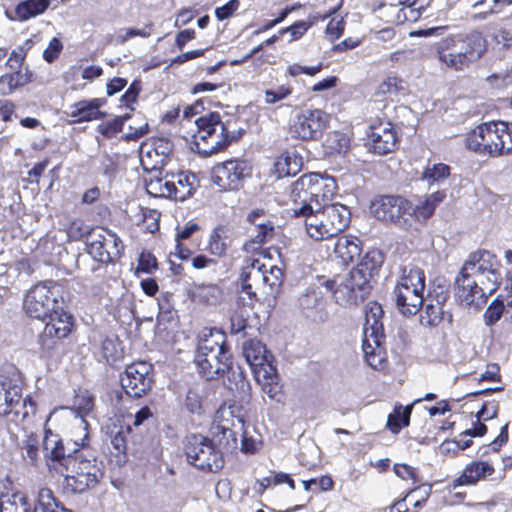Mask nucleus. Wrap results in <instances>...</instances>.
Instances as JSON below:
<instances>
[{
	"label": "nucleus",
	"instance_id": "ea45409f",
	"mask_svg": "<svg viewBox=\"0 0 512 512\" xmlns=\"http://www.w3.org/2000/svg\"><path fill=\"white\" fill-rule=\"evenodd\" d=\"M226 228L222 225L215 227L208 240V251L214 256H222L226 253L227 244L225 242Z\"/></svg>",
	"mask_w": 512,
	"mask_h": 512
},
{
	"label": "nucleus",
	"instance_id": "9b49d317",
	"mask_svg": "<svg viewBox=\"0 0 512 512\" xmlns=\"http://www.w3.org/2000/svg\"><path fill=\"white\" fill-rule=\"evenodd\" d=\"M184 451L189 464L206 472H218L224 466L223 452L214 441L201 434L186 437Z\"/></svg>",
	"mask_w": 512,
	"mask_h": 512
},
{
	"label": "nucleus",
	"instance_id": "6e6d98bb",
	"mask_svg": "<svg viewBox=\"0 0 512 512\" xmlns=\"http://www.w3.org/2000/svg\"><path fill=\"white\" fill-rule=\"evenodd\" d=\"M487 84L494 89H503L512 85V73L502 71L493 73L486 78Z\"/></svg>",
	"mask_w": 512,
	"mask_h": 512
},
{
	"label": "nucleus",
	"instance_id": "a878e982",
	"mask_svg": "<svg viewBox=\"0 0 512 512\" xmlns=\"http://www.w3.org/2000/svg\"><path fill=\"white\" fill-rule=\"evenodd\" d=\"M262 391L272 400L280 401L281 385L278 382L277 370L274 366H268L267 369L261 368L254 374Z\"/></svg>",
	"mask_w": 512,
	"mask_h": 512
},
{
	"label": "nucleus",
	"instance_id": "603ef678",
	"mask_svg": "<svg viewBox=\"0 0 512 512\" xmlns=\"http://www.w3.org/2000/svg\"><path fill=\"white\" fill-rule=\"evenodd\" d=\"M129 118L128 115L123 117H116L112 121L102 123L98 126V132L106 138H112L122 131L125 121Z\"/></svg>",
	"mask_w": 512,
	"mask_h": 512
},
{
	"label": "nucleus",
	"instance_id": "de8ad7c7",
	"mask_svg": "<svg viewBox=\"0 0 512 512\" xmlns=\"http://www.w3.org/2000/svg\"><path fill=\"white\" fill-rule=\"evenodd\" d=\"M23 458L31 465H36L39 459V440L34 434L28 435L21 443Z\"/></svg>",
	"mask_w": 512,
	"mask_h": 512
},
{
	"label": "nucleus",
	"instance_id": "8fccbe9b",
	"mask_svg": "<svg viewBox=\"0 0 512 512\" xmlns=\"http://www.w3.org/2000/svg\"><path fill=\"white\" fill-rule=\"evenodd\" d=\"M293 92L292 87L288 85H279L273 89H266L263 92V101L267 105H275L278 102L289 97Z\"/></svg>",
	"mask_w": 512,
	"mask_h": 512
},
{
	"label": "nucleus",
	"instance_id": "e433bc0d",
	"mask_svg": "<svg viewBox=\"0 0 512 512\" xmlns=\"http://www.w3.org/2000/svg\"><path fill=\"white\" fill-rule=\"evenodd\" d=\"M249 241L245 246L251 249H257L271 241L275 236V226H257L247 227Z\"/></svg>",
	"mask_w": 512,
	"mask_h": 512
},
{
	"label": "nucleus",
	"instance_id": "052dcab7",
	"mask_svg": "<svg viewBox=\"0 0 512 512\" xmlns=\"http://www.w3.org/2000/svg\"><path fill=\"white\" fill-rule=\"evenodd\" d=\"M344 28L345 22L343 18H332L327 24L326 36L330 41H335L343 34Z\"/></svg>",
	"mask_w": 512,
	"mask_h": 512
},
{
	"label": "nucleus",
	"instance_id": "13d9d810",
	"mask_svg": "<svg viewBox=\"0 0 512 512\" xmlns=\"http://www.w3.org/2000/svg\"><path fill=\"white\" fill-rule=\"evenodd\" d=\"M508 441V423H506L504 426H502L499 435L488 445L481 448L482 456H485L488 454L489 449H491L494 452H497L500 450V448L506 444Z\"/></svg>",
	"mask_w": 512,
	"mask_h": 512
},
{
	"label": "nucleus",
	"instance_id": "4c0bfd02",
	"mask_svg": "<svg viewBox=\"0 0 512 512\" xmlns=\"http://www.w3.org/2000/svg\"><path fill=\"white\" fill-rule=\"evenodd\" d=\"M410 208L408 213L409 229L416 221L424 222L429 219L433 213L434 208L426 201V197L420 198L417 203L410 201Z\"/></svg>",
	"mask_w": 512,
	"mask_h": 512
},
{
	"label": "nucleus",
	"instance_id": "393cba45",
	"mask_svg": "<svg viewBox=\"0 0 512 512\" xmlns=\"http://www.w3.org/2000/svg\"><path fill=\"white\" fill-rule=\"evenodd\" d=\"M104 102L105 101L100 98L79 101L71 105L69 116L73 119V122L76 123L101 119L104 113L100 111V108Z\"/></svg>",
	"mask_w": 512,
	"mask_h": 512
},
{
	"label": "nucleus",
	"instance_id": "bf43d9fd",
	"mask_svg": "<svg viewBox=\"0 0 512 512\" xmlns=\"http://www.w3.org/2000/svg\"><path fill=\"white\" fill-rule=\"evenodd\" d=\"M303 308L317 309L322 304V294L320 291L312 289L300 298Z\"/></svg>",
	"mask_w": 512,
	"mask_h": 512
},
{
	"label": "nucleus",
	"instance_id": "1a4fd4ad",
	"mask_svg": "<svg viewBox=\"0 0 512 512\" xmlns=\"http://www.w3.org/2000/svg\"><path fill=\"white\" fill-rule=\"evenodd\" d=\"M61 304H63L62 286L55 281L35 284L26 292L23 300L26 314L42 322L46 321L52 312H57Z\"/></svg>",
	"mask_w": 512,
	"mask_h": 512
},
{
	"label": "nucleus",
	"instance_id": "f257e3e1",
	"mask_svg": "<svg viewBox=\"0 0 512 512\" xmlns=\"http://www.w3.org/2000/svg\"><path fill=\"white\" fill-rule=\"evenodd\" d=\"M42 451L49 469L63 477L62 487L66 493H83L94 487L102 476L95 457H85L77 449L69 450L50 429H45Z\"/></svg>",
	"mask_w": 512,
	"mask_h": 512
},
{
	"label": "nucleus",
	"instance_id": "0e129e2a",
	"mask_svg": "<svg viewBox=\"0 0 512 512\" xmlns=\"http://www.w3.org/2000/svg\"><path fill=\"white\" fill-rule=\"evenodd\" d=\"M311 24L307 21H298L291 25L290 27L284 29L282 33H289L290 34V41H295L300 39L306 31L309 29Z\"/></svg>",
	"mask_w": 512,
	"mask_h": 512
},
{
	"label": "nucleus",
	"instance_id": "58836bf2",
	"mask_svg": "<svg viewBox=\"0 0 512 512\" xmlns=\"http://www.w3.org/2000/svg\"><path fill=\"white\" fill-rule=\"evenodd\" d=\"M305 178H308V174H305V175H302L301 177H299L291 186L290 197H291L292 201L294 202V205H295L294 208H299L301 206H310L311 208L315 207L313 205L312 196L309 193L310 188L306 187V185H305V186H303L302 189H300V187H301L300 183Z\"/></svg>",
	"mask_w": 512,
	"mask_h": 512
},
{
	"label": "nucleus",
	"instance_id": "20e7f679",
	"mask_svg": "<svg viewBox=\"0 0 512 512\" xmlns=\"http://www.w3.org/2000/svg\"><path fill=\"white\" fill-rule=\"evenodd\" d=\"M195 364L207 380L231 369V353L226 335L216 328H204L198 335Z\"/></svg>",
	"mask_w": 512,
	"mask_h": 512
},
{
	"label": "nucleus",
	"instance_id": "4d7b16f0",
	"mask_svg": "<svg viewBox=\"0 0 512 512\" xmlns=\"http://www.w3.org/2000/svg\"><path fill=\"white\" fill-rule=\"evenodd\" d=\"M91 232L92 230L81 219L73 220L67 229L68 237L75 241L82 239L84 236L88 238Z\"/></svg>",
	"mask_w": 512,
	"mask_h": 512
},
{
	"label": "nucleus",
	"instance_id": "473e14b6",
	"mask_svg": "<svg viewBox=\"0 0 512 512\" xmlns=\"http://www.w3.org/2000/svg\"><path fill=\"white\" fill-rule=\"evenodd\" d=\"M445 301V297L442 300L437 299L435 303L432 300H426L424 305V309L420 314V323L425 327H436L443 320V302Z\"/></svg>",
	"mask_w": 512,
	"mask_h": 512
},
{
	"label": "nucleus",
	"instance_id": "cd10ccee",
	"mask_svg": "<svg viewBox=\"0 0 512 512\" xmlns=\"http://www.w3.org/2000/svg\"><path fill=\"white\" fill-rule=\"evenodd\" d=\"M361 242L356 237L341 236L334 245V253L343 264H349L361 253Z\"/></svg>",
	"mask_w": 512,
	"mask_h": 512
},
{
	"label": "nucleus",
	"instance_id": "37998d69",
	"mask_svg": "<svg viewBox=\"0 0 512 512\" xmlns=\"http://www.w3.org/2000/svg\"><path fill=\"white\" fill-rule=\"evenodd\" d=\"M450 174V167L446 164H434L432 167H427L423 173L422 180L426 181L429 186L433 184L440 185L443 183Z\"/></svg>",
	"mask_w": 512,
	"mask_h": 512
},
{
	"label": "nucleus",
	"instance_id": "6e6552de",
	"mask_svg": "<svg viewBox=\"0 0 512 512\" xmlns=\"http://www.w3.org/2000/svg\"><path fill=\"white\" fill-rule=\"evenodd\" d=\"M384 311L377 302H369L365 307L362 350L367 364L373 369H380L386 361L385 338L382 323Z\"/></svg>",
	"mask_w": 512,
	"mask_h": 512
},
{
	"label": "nucleus",
	"instance_id": "f3484780",
	"mask_svg": "<svg viewBox=\"0 0 512 512\" xmlns=\"http://www.w3.org/2000/svg\"><path fill=\"white\" fill-rule=\"evenodd\" d=\"M86 244L88 253L102 263L113 262L123 251L121 239L114 232L104 228L92 229Z\"/></svg>",
	"mask_w": 512,
	"mask_h": 512
},
{
	"label": "nucleus",
	"instance_id": "39448f33",
	"mask_svg": "<svg viewBox=\"0 0 512 512\" xmlns=\"http://www.w3.org/2000/svg\"><path fill=\"white\" fill-rule=\"evenodd\" d=\"M486 51V40L480 32L443 39L438 47V59L447 67L461 71L480 59Z\"/></svg>",
	"mask_w": 512,
	"mask_h": 512
},
{
	"label": "nucleus",
	"instance_id": "aec40b11",
	"mask_svg": "<svg viewBox=\"0 0 512 512\" xmlns=\"http://www.w3.org/2000/svg\"><path fill=\"white\" fill-rule=\"evenodd\" d=\"M151 368V365L145 361L127 366L121 377V386L128 396L139 398L146 394L152 383Z\"/></svg>",
	"mask_w": 512,
	"mask_h": 512
},
{
	"label": "nucleus",
	"instance_id": "6ab92c4d",
	"mask_svg": "<svg viewBox=\"0 0 512 512\" xmlns=\"http://www.w3.org/2000/svg\"><path fill=\"white\" fill-rule=\"evenodd\" d=\"M45 327L40 334L39 342L44 349L50 350L57 341L65 338L71 332L72 316L64 310L63 304L58 306L57 312L47 317Z\"/></svg>",
	"mask_w": 512,
	"mask_h": 512
},
{
	"label": "nucleus",
	"instance_id": "bb28decb",
	"mask_svg": "<svg viewBox=\"0 0 512 512\" xmlns=\"http://www.w3.org/2000/svg\"><path fill=\"white\" fill-rule=\"evenodd\" d=\"M493 473L494 467L488 462H473L467 465L462 474L455 480V486L476 484L480 479Z\"/></svg>",
	"mask_w": 512,
	"mask_h": 512
},
{
	"label": "nucleus",
	"instance_id": "774afa93",
	"mask_svg": "<svg viewBox=\"0 0 512 512\" xmlns=\"http://www.w3.org/2000/svg\"><path fill=\"white\" fill-rule=\"evenodd\" d=\"M15 116V105L10 100H0V117L3 121L8 122Z\"/></svg>",
	"mask_w": 512,
	"mask_h": 512
},
{
	"label": "nucleus",
	"instance_id": "3c124183",
	"mask_svg": "<svg viewBox=\"0 0 512 512\" xmlns=\"http://www.w3.org/2000/svg\"><path fill=\"white\" fill-rule=\"evenodd\" d=\"M350 140L346 134L333 131L326 139V146L336 153H344L349 147Z\"/></svg>",
	"mask_w": 512,
	"mask_h": 512
},
{
	"label": "nucleus",
	"instance_id": "b1692460",
	"mask_svg": "<svg viewBox=\"0 0 512 512\" xmlns=\"http://www.w3.org/2000/svg\"><path fill=\"white\" fill-rule=\"evenodd\" d=\"M242 350L243 356L254 374L261 368L266 370L268 366H273L271 361L272 355L260 341L248 340L244 342Z\"/></svg>",
	"mask_w": 512,
	"mask_h": 512
},
{
	"label": "nucleus",
	"instance_id": "2eb2a0df",
	"mask_svg": "<svg viewBox=\"0 0 512 512\" xmlns=\"http://www.w3.org/2000/svg\"><path fill=\"white\" fill-rule=\"evenodd\" d=\"M410 200L399 195L376 197L370 206L371 213L378 220L409 230L408 216Z\"/></svg>",
	"mask_w": 512,
	"mask_h": 512
},
{
	"label": "nucleus",
	"instance_id": "49530a36",
	"mask_svg": "<svg viewBox=\"0 0 512 512\" xmlns=\"http://www.w3.org/2000/svg\"><path fill=\"white\" fill-rule=\"evenodd\" d=\"M24 84L25 79L20 70L14 71L12 73H6L0 77V94L10 95L18 87Z\"/></svg>",
	"mask_w": 512,
	"mask_h": 512
},
{
	"label": "nucleus",
	"instance_id": "423d86ee",
	"mask_svg": "<svg viewBox=\"0 0 512 512\" xmlns=\"http://www.w3.org/2000/svg\"><path fill=\"white\" fill-rule=\"evenodd\" d=\"M466 146L477 153L498 157L512 152V123H482L466 137Z\"/></svg>",
	"mask_w": 512,
	"mask_h": 512
},
{
	"label": "nucleus",
	"instance_id": "338daca9",
	"mask_svg": "<svg viewBox=\"0 0 512 512\" xmlns=\"http://www.w3.org/2000/svg\"><path fill=\"white\" fill-rule=\"evenodd\" d=\"M62 47V43L58 38H52L47 48L43 51V58L49 63L53 62L60 54Z\"/></svg>",
	"mask_w": 512,
	"mask_h": 512
},
{
	"label": "nucleus",
	"instance_id": "4be33fe9",
	"mask_svg": "<svg viewBox=\"0 0 512 512\" xmlns=\"http://www.w3.org/2000/svg\"><path fill=\"white\" fill-rule=\"evenodd\" d=\"M263 263L253 260L244 266L239 276L241 293L248 296L250 301H258L259 296L263 297Z\"/></svg>",
	"mask_w": 512,
	"mask_h": 512
},
{
	"label": "nucleus",
	"instance_id": "c756f323",
	"mask_svg": "<svg viewBox=\"0 0 512 512\" xmlns=\"http://www.w3.org/2000/svg\"><path fill=\"white\" fill-rule=\"evenodd\" d=\"M174 182L172 186V198L178 201H184L190 197L196 188V177L194 174L181 172L171 174Z\"/></svg>",
	"mask_w": 512,
	"mask_h": 512
},
{
	"label": "nucleus",
	"instance_id": "7c9ffc66",
	"mask_svg": "<svg viewBox=\"0 0 512 512\" xmlns=\"http://www.w3.org/2000/svg\"><path fill=\"white\" fill-rule=\"evenodd\" d=\"M189 296L194 302L213 305L221 299L222 290L216 284H199L189 290Z\"/></svg>",
	"mask_w": 512,
	"mask_h": 512
},
{
	"label": "nucleus",
	"instance_id": "a18cd8bd",
	"mask_svg": "<svg viewBox=\"0 0 512 512\" xmlns=\"http://www.w3.org/2000/svg\"><path fill=\"white\" fill-rule=\"evenodd\" d=\"M94 407V401L92 396L87 391L79 392L75 395L73 401V407L70 409L75 417H82L85 419Z\"/></svg>",
	"mask_w": 512,
	"mask_h": 512
},
{
	"label": "nucleus",
	"instance_id": "09e8293b",
	"mask_svg": "<svg viewBox=\"0 0 512 512\" xmlns=\"http://www.w3.org/2000/svg\"><path fill=\"white\" fill-rule=\"evenodd\" d=\"M101 352L107 363L113 364L120 359L122 352L117 338H105L101 345Z\"/></svg>",
	"mask_w": 512,
	"mask_h": 512
},
{
	"label": "nucleus",
	"instance_id": "69168bd1",
	"mask_svg": "<svg viewBox=\"0 0 512 512\" xmlns=\"http://www.w3.org/2000/svg\"><path fill=\"white\" fill-rule=\"evenodd\" d=\"M238 0H230L221 7L215 9V16L218 20L222 21L229 18L239 8Z\"/></svg>",
	"mask_w": 512,
	"mask_h": 512
},
{
	"label": "nucleus",
	"instance_id": "c9c22d12",
	"mask_svg": "<svg viewBox=\"0 0 512 512\" xmlns=\"http://www.w3.org/2000/svg\"><path fill=\"white\" fill-rule=\"evenodd\" d=\"M383 261V254L378 250H372L364 255L360 263L354 269L362 272L363 276H367L371 281L373 276L378 273Z\"/></svg>",
	"mask_w": 512,
	"mask_h": 512
},
{
	"label": "nucleus",
	"instance_id": "5fc2aeb1",
	"mask_svg": "<svg viewBox=\"0 0 512 512\" xmlns=\"http://www.w3.org/2000/svg\"><path fill=\"white\" fill-rule=\"evenodd\" d=\"M248 227L275 226L272 217L262 209L250 211L246 216Z\"/></svg>",
	"mask_w": 512,
	"mask_h": 512
},
{
	"label": "nucleus",
	"instance_id": "e2e57ef3",
	"mask_svg": "<svg viewBox=\"0 0 512 512\" xmlns=\"http://www.w3.org/2000/svg\"><path fill=\"white\" fill-rule=\"evenodd\" d=\"M184 405L189 412L200 413L202 410L200 394L196 390L190 389L186 394Z\"/></svg>",
	"mask_w": 512,
	"mask_h": 512
},
{
	"label": "nucleus",
	"instance_id": "9d476101",
	"mask_svg": "<svg viewBox=\"0 0 512 512\" xmlns=\"http://www.w3.org/2000/svg\"><path fill=\"white\" fill-rule=\"evenodd\" d=\"M425 290V274L417 267L403 270L393 294L399 311L405 315H415L423 306Z\"/></svg>",
	"mask_w": 512,
	"mask_h": 512
},
{
	"label": "nucleus",
	"instance_id": "c03bdc74",
	"mask_svg": "<svg viewBox=\"0 0 512 512\" xmlns=\"http://www.w3.org/2000/svg\"><path fill=\"white\" fill-rule=\"evenodd\" d=\"M404 91L405 82L402 79L396 76H388L377 86L375 94L381 96H391L404 93Z\"/></svg>",
	"mask_w": 512,
	"mask_h": 512
},
{
	"label": "nucleus",
	"instance_id": "5701e85b",
	"mask_svg": "<svg viewBox=\"0 0 512 512\" xmlns=\"http://www.w3.org/2000/svg\"><path fill=\"white\" fill-rule=\"evenodd\" d=\"M300 189L306 185L310 188L313 205L315 207L323 206L336 192L337 185L334 178L323 176L320 173H309L301 183Z\"/></svg>",
	"mask_w": 512,
	"mask_h": 512
},
{
	"label": "nucleus",
	"instance_id": "864d4df0",
	"mask_svg": "<svg viewBox=\"0 0 512 512\" xmlns=\"http://www.w3.org/2000/svg\"><path fill=\"white\" fill-rule=\"evenodd\" d=\"M503 312H506V304L498 299L493 300L484 313L485 324L494 325L500 320Z\"/></svg>",
	"mask_w": 512,
	"mask_h": 512
},
{
	"label": "nucleus",
	"instance_id": "f8f14e48",
	"mask_svg": "<svg viewBox=\"0 0 512 512\" xmlns=\"http://www.w3.org/2000/svg\"><path fill=\"white\" fill-rule=\"evenodd\" d=\"M325 286L327 290L332 291L335 301L342 306L363 301L372 287L367 276H363L362 272L355 269L338 279L325 281Z\"/></svg>",
	"mask_w": 512,
	"mask_h": 512
},
{
	"label": "nucleus",
	"instance_id": "412c9836",
	"mask_svg": "<svg viewBox=\"0 0 512 512\" xmlns=\"http://www.w3.org/2000/svg\"><path fill=\"white\" fill-rule=\"evenodd\" d=\"M367 137L369 149L378 155L392 152L397 144V136L390 122L371 125Z\"/></svg>",
	"mask_w": 512,
	"mask_h": 512
},
{
	"label": "nucleus",
	"instance_id": "7ed1b4c3",
	"mask_svg": "<svg viewBox=\"0 0 512 512\" xmlns=\"http://www.w3.org/2000/svg\"><path fill=\"white\" fill-rule=\"evenodd\" d=\"M292 210L296 217H304L306 232L316 241L336 237L350 223V211L340 203L324 204L314 208L301 206Z\"/></svg>",
	"mask_w": 512,
	"mask_h": 512
},
{
	"label": "nucleus",
	"instance_id": "f03ea898",
	"mask_svg": "<svg viewBox=\"0 0 512 512\" xmlns=\"http://www.w3.org/2000/svg\"><path fill=\"white\" fill-rule=\"evenodd\" d=\"M500 266L496 255L490 251L470 253L455 278L457 300L467 306L485 303L501 284Z\"/></svg>",
	"mask_w": 512,
	"mask_h": 512
},
{
	"label": "nucleus",
	"instance_id": "2f4dec72",
	"mask_svg": "<svg viewBox=\"0 0 512 512\" xmlns=\"http://www.w3.org/2000/svg\"><path fill=\"white\" fill-rule=\"evenodd\" d=\"M50 0H25L15 8V16L12 20L26 21L46 11Z\"/></svg>",
	"mask_w": 512,
	"mask_h": 512
},
{
	"label": "nucleus",
	"instance_id": "f704fd0d",
	"mask_svg": "<svg viewBox=\"0 0 512 512\" xmlns=\"http://www.w3.org/2000/svg\"><path fill=\"white\" fill-rule=\"evenodd\" d=\"M301 158L294 153L286 152L282 154L274 163L275 173L279 178L295 175L300 171Z\"/></svg>",
	"mask_w": 512,
	"mask_h": 512
},
{
	"label": "nucleus",
	"instance_id": "72a5a7b5",
	"mask_svg": "<svg viewBox=\"0 0 512 512\" xmlns=\"http://www.w3.org/2000/svg\"><path fill=\"white\" fill-rule=\"evenodd\" d=\"M173 185L171 175H165L164 177L151 175L149 179H146V190L154 197L172 198Z\"/></svg>",
	"mask_w": 512,
	"mask_h": 512
},
{
	"label": "nucleus",
	"instance_id": "a211bd4d",
	"mask_svg": "<svg viewBox=\"0 0 512 512\" xmlns=\"http://www.w3.org/2000/svg\"><path fill=\"white\" fill-rule=\"evenodd\" d=\"M251 172L252 167L247 160L232 159L219 163L213 168L212 181L221 190H237Z\"/></svg>",
	"mask_w": 512,
	"mask_h": 512
},
{
	"label": "nucleus",
	"instance_id": "dca6fc26",
	"mask_svg": "<svg viewBox=\"0 0 512 512\" xmlns=\"http://www.w3.org/2000/svg\"><path fill=\"white\" fill-rule=\"evenodd\" d=\"M56 508L57 500L54 493L46 487L38 490L33 508L22 493H7L0 497V512H53Z\"/></svg>",
	"mask_w": 512,
	"mask_h": 512
},
{
	"label": "nucleus",
	"instance_id": "0eeeda50",
	"mask_svg": "<svg viewBox=\"0 0 512 512\" xmlns=\"http://www.w3.org/2000/svg\"><path fill=\"white\" fill-rule=\"evenodd\" d=\"M23 382L15 368L0 371V416L13 414L25 421L36 412V403L30 396L22 397Z\"/></svg>",
	"mask_w": 512,
	"mask_h": 512
},
{
	"label": "nucleus",
	"instance_id": "c85d7f7f",
	"mask_svg": "<svg viewBox=\"0 0 512 512\" xmlns=\"http://www.w3.org/2000/svg\"><path fill=\"white\" fill-rule=\"evenodd\" d=\"M263 298L275 299L283 283L282 269L276 265L263 264Z\"/></svg>",
	"mask_w": 512,
	"mask_h": 512
},
{
	"label": "nucleus",
	"instance_id": "4468645a",
	"mask_svg": "<svg viewBox=\"0 0 512 512\" xmlns=\"http://www.w3.org/2000/svg\"><path fill=\"white\" fill-rule=\"evenodd\" d=\"M330 115L319 108H307L298 112L291 120L289 133L292 138L318 140L328 128Z\"/></svg>",
	"mask_w": 512,
	"mask_h": 512
},
{
	"label": "nucleus",
	"instance_id": "79ce46f5",
	"mask_svg": "<svg viewBox=\"0 0 512 512\" xmlns=\"http://www.w3.org/2000/svg\"><path fill=\"white\" fill-rule=\"evenodd\" d=\"M411 414V408L409 406H399L394 409V412L388 415L387 427L388 429L396 434L402 427L409 425V419Z\"/></svg>",
	"mask_w": 512,
	"mask_h": 512
},
{
	"label": "nucleus",
	"instance_id": "a19ab883",
	"mask_svg": "<svg viewBox=\"0 0 512 512\" xmlns=\"http://www.w3.org/2000/svg\"><path fill=\"white\" fill-rule=\"evenodd\" d=\"M89 424L86 419L82 417H74L73 430L71 431V439L70 441L73 443L74 447L71 449H79V447H84L87 445L89 440V432H88ZM70 450V448H68Z\"/></svg>",
	"mask_w": 512,
	"mask_h": 512
},
{
	"label": "nucleus",
	"instance_id": "ddd939ff",
	"mask_svg": "<svg viewBox=\"0 0 512 512\" xmlns=\"http://www.w3.org/2000/svg\"><path fill=\"white\" fill-rule=\"evenodd\" d=\"M195 123L198 127L195 144L200 153H217L230 142L226 127L218 113L203 115L196 119Z\"/></svg>",
	"mask_w": 512,
	"mask_h": 512
},
{
	"label": "nucleus",
	"instance_id": "680f3d73",
	"mask_svg": "<svg viewBox=\"0 0 512 512\" xmlns=\"http://www.w3.org/2000/svg\"><path fill=\"white\" fill-rule=\"evenodd\" d=\"M393 470L395 474L402 480H411L413 483L419 482L415 468L407 464L396 463Z\"/></svg>",
	"mask_w": 512,
	"mask_h": 512
}]
</instances>
